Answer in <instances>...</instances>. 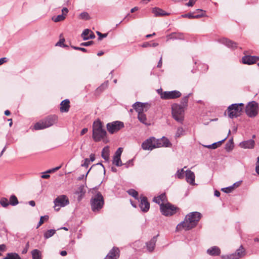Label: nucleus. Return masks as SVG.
<instances>
[{
  "mask_svg": "<svg viewBox=\"0 0 259 259\" xmlns=\"http://www.w3.org/2000/svg\"><path fill=\"white\" fill-rule=\"evenodd\" d=\"M233 148V143H227L226 144V150L227 151L231 150Z\"/></svg>",
  "mask_w": 259,
  "mask_h": 259,
  "instance_id": "52",
  "label": "nucleus"
},
{
  "mask_svg": "<svg viewBox=\"0 0 259 259\" xmlns=\"http://www.w3.org/2000/svg\"><path fill=\"white\" fill-rule=\"evenodd\" d=\"M65 16L63 14L59 15L56 17H53L52 20L55 22H58L63 21L65 19Z\"/></svg>",
  "mask_w": 259,
  "mask_h": 259,
  "instance_id": "38",
  "label": "nucleus"
},
{
  "mask_svg": "<svg viewBox=\"0 0 259 259\" xmlns=\"http://www.w3.org/2000/svg\"><path fill=\"white\" fill-rule=\"evenodd\" d=\"M90 163V160L88 158H85L84 160V162L81 164L82 166L84 167H88Z\"/></svg>",
  "mask_w": 259,
  "mask_h": 259,
  "instance_id": "49",
  "label": "nucleus"
},
{
  "mask_svg": "<svg viewBox=\"0 0 259 259\" xmlns=\"http://www.w3.org/2000/svg\"><path fill=\"white\" fill-rule=\"evenodd\" d=\"M6 249V246L5 244L0 245V251H4Z\"/></svg>",
  "mask_w": 259,
  "mask_h": 259,
  "instance_id": "63",
  "label": "nucleus"
},
{
  "mask_svg": "<svg viewBox=\"0 0 259 259\" xmlns=\"http://www.w3.org/2000/svg\"><path fill=\"white\" fill-rule=\"evenodd\" d=\"M56 233V230L54 229H51L48 230L44 233V238L45 239H48L53 236Z\"/></svg>",
  "mask_w": 259,
  "mask_h": 259,
  "instance_id": "34",
  "label": "nucleus"
},
{
  "mask_svg": "<svg viewBox=\"0 0 259 259\" xmlns=\"http://www.w3.org/2000/svg\"><path fill=\"white\" fill-rule=\"evenodd\" d=\"M244 106L243 103H235L230 105L227 110L228 117L233 119L240 116L242 113Z\"/></svg>",
  "mask_w": 259,
  "mask_h": 259,
  "instance_id": "6",
  "label": "nucleus"
},
{
  "mask_svg": "<svg viewBox=\"0 0 259 259\" xmlns=\"http://www.w3.org/2000/svg\"><path fill=\"white\" fill-rule=\"evenodd\" d=\"M130 164H131V165H133V159L128 160L125 164H123V165H124L125 166V167H126V168L128 167Z\"/></svg>",
  "mask_w": 259,
  "mask_h": 259,
  "instance_id": "57",
  "label": "nucleus"
},
{
  "mask_svg": "<svg viewBox=\"0 0 259 259\" xmlns=\"http://www.w3.org/2000/svg\"><path fill=\"white\" fill-rule=\"evenodd\" d=\"M239 145L241 148L244 149H252L254 146V141L253 140L250 139L241 142Z\"/></svg>",
  "mask_w": 259,
  "mask_h": 259,
  "instance_id": "20",
  "label": "nucleus"
},
{
  "mask_svg": "<svg viewBox=\"0 0 259 259\" xmlns=\"http://www.w3.org/2000/svg\"><path fill=\"white\" fill-rule=\"evenodd\" d=\"M65 41V39L64 38L60 39V40L56 44V46H58L61 47H66L64 42Z\"/></svg>",
  "mask_w": 259,
  "mask_h": 259,
  "instance_id": "50",
  "label": "nucleus"
},
{
  "mask_svg": "<svg viewBox=\"0 0 259 259\" xmlns=\"http://www.w3.org/2000/svg\"><path fill=\"white\" fill-rule=\"evenodd\" d=\"M97 34L99 36V38H98L99 40H101L103 38L106 37L107 36V33L102 34V33H101L99 31H97Z\"/></svg>",
  "mask_w": 259,
  "mask_h": 259,
  "instance_id": "48",
  "label": "nucleus"
},
{
  "mask_svg": "<svg viewBox=\"0 0 259 259\" xmlns=\"http://www.w3.org/2000/svg\"><path fill=\"white\" fill-rule=\"evenodd\" d=\"M233 190L234 186H231L228 187L224 188L222 189V191L227 193L231 192Z\"/></svg>",
  "mask_w": 259,
  "mask_h": 259,
  "instance_id": "45",
  "label": "nucleus"
},
{
  "mask_svg": "<svg viewBox=\"0 0 259 259\" xmlns=\"http://www.w3.org/2000/svg\"><path fill=\"white\" fill-rule=\"evenodd\" d=\"M127 193L130 195L132 196L136 199H138V193L134 189H131L127 191Z\"/></svg>",
  "mask_w": 259,
  "mask_h": 259,
  "instance_id": "39",
  "label": "nucleus"
},
{
  "mask_svg": "<svg viewBox=\"0 0 259 259\" xmlns=\"http://www.w3.org/2000/svg\"><path fill=\"white\" fill-rule=\"evenodd\" d=\"M33 259H41V253L38 249H34L31 251Z\"/></svg>",
  "mask_w": 259,
  "mask_h": 259,
  "instance_id": "31",
  "label": "nucleus"
},
{
  "mask_svg": "<svg viewBox=\"0 0 259 259\" xmlns=\"http://www.w3.org/2000/svg\"><path fill=\"white\" fill-rule=\"evenodd\" d=\"M158 236V235L154 236L149 242L146 243L147 248L149 251L152 252L154 250Z\"/></svg>",
  "mask_w": 259,
  "mask_h": 259,
  "instance_id": "22",
  "label": "nucleus"
},
{
  "mask_svg": "<svg viewBox=\"0 0 259 259\" xmlns=\"http://www.w3.org/2000/svg\"><path fill=\"white\" fill-rule=\"evenodd\" d=\"M94 38H95V35L92 31H91L89 36H88V37L84 38V40H88L89 39H93Z\"/></svg>",
  "mask_w": 259,
  "mask_h": 259,
  "instance_id": "53",
  "label": "nucleus"
},
{
  "mask_svg": "<svg viewBox=\"0 0 259 259\" xmlns=\"http://www.w3.org/2000/svg\"><path fill=\"white\" fill-rule=\"evenodd\" d=\"M233 254H234L235 256H236L238 259L244 255L245 250L241 245Z\"/></svg>",
  "mask_w": 259,
  "mask_h": 259,
  "instance_id": "29",
  "label": "nucleus"
},
{
  "mask_svg": "<svg viewBox=\"0 0 259 259\" xmlns=\"http://www.w3.org/2000/svg\"><path fill=\"white\" fill-rule=\"evenodd\" d=\"M152 12L154 14L155 16L156 17L168 15V13L165 12L160 8L156 7L153 8Z\"/></svg>",
  "mask_w": 259,
  "mask_h": 259,
  "instance_id": "24",
  "label": "nucleus"
},
{
  "mask_svg": "<svg viewBox=\"0 0 259 259\" xmlns=\"http://www.w3.org/2000/svg\"><path fill=\"white\" fill-rule=\"evenodd\" d=\"M220 42L222 44L226 46L227 47L231 49H235L237 47L236 42L226 38H223L220 39Z\"/></svg>",
  "mask_w": 259,
  "mask_h": 259,
  "instance_id": "18",
  "label": "nucleus"
},
{
  "mask_svg": "<svg viewBox=\"0 0 259 259\" xmlns=\"http://www.w3.org/2000/svg\"><path fill=\"white\" fill-rule=\"evenodd\" d=\"M201 217L202 214L199 212H190L186 215L184 221L177 225L176 229L178 231L182 228L189 230L196 226Z\"/></svg>",
  "mask_w": 259,
  "mask_h": 259,
  "instance_id": "1",
  "label": "nucleus"
},
{
  "mask_svg": "<svg viewBox=\"0 0 259 259\" xmlns=\"http://www.w3.org/2000/svg\"><path fill=\"white\" fill-rule=\"evenodd\" d=\"M60 168H61V166H57V167H56L53 168L52 169H49L48 170L46 171L45 173H47V174L51 173V172H54V171H55L56 170H58Z\"/></svg>",
  "mask_w": 259,
  "mask_h": 259,
  "instance_id": "51",
  "label": "nucleus"
},
{
  "mask_svg": "<svg viewBox=\"0 0 259 259\" xmlns=\"http://www.w3.org/2000/svg\"><path fill=\"white\" fill-rule=\"evenodd\" d=\"M185 177H186V181L187 183H189L190 185H194L195 184V174L194 173L191 171L190 170H187L185 171Z\"/></svg>",
  "mask_w": 259,
  "mask_h": 259,
  "instance_id": "17",
  "label": "nucleus"
},
{
  "mask_svg": "<svg viewBox=\"0 0 259 259\" xmlns=\"http://www.w3.org/2000/svg\"><path fill=\"white\" fill-rule=\"evenodd\" d=\"M0 203H1V204L3 206V207H7L8 206L10 203L8 201V200L6 198H3L1 199V201H0Z\"/></svg>",
  "mask_w": 259,
  "mask_h": 259,
  "instance_id": "44",
  "label": "nucleus"
},
{
  "mask_svg": "<svg viewBox=\"0 0 259 259\" xmlns=\"http://www.w3.org/2000/svg\"><path fill=\"white\" fill-rule=\"evenodd\" d=\"M227 137H226L225 138H224V139H223L222 140H221L220 141H219V142H217L212 144H211L212 149H216L217 148H218V147H220L222 143L223 142H224L227 139Z\"/></svg>",
  "mask_w": 259,
  "mask_h": 259,
  "instance_id": "42",
  "label": "nucleus"
},
{
  "mask_svg": "<svg viewBox=\"0 0 259 259\" xmlns=\"http://www.w3.org/2000/svg\"><path fill=\"white\" fill-rule=\"evenodd\" d=\"M10 204L15 206L18 204V200L16 197V196L14 195H12L11 196L10 198Z\"/></svg>",
  "mask_w": 259,
  "mask_h": 259,
  "instance_id": "35",
  "label": "nucleus"
},
{
  "mask_svg": "<svg viewBox=\"0 0 259 259\" xmlns=\"http://www.w3.org/2000/svg\"><path fill=\"white\" fill-rule=\"evenodd\" d=\"M184 168L178 169L176 174V177L180 179H183L184 177Z\"/></svg>",
  "mask_w": 259,
  "mask_h": 259,
  "instance_id": "37",
  "label": "nucleus"
},
{
  "mask_svg": "<svg viewBox=\"0 0 259 259\" xmlns=\"http://www.w3.org/2000/svg\"><path fill=\"white\" fill-rule=\"evenodd\" d=\"M93 44V41H89L85 42H82L81 44H80V46H89Z\"/></svg>",
  "mask_w": 259,
  "mask_h": 259,
  "instance_id": "54",
  "label": "nucleus"
},
{
  "mask_svg": "<svg viewBox=\"0 0 259 259\" xmlns=\"http://www.w3.org/2000/svg\"><path fill=\"white\" fill-rule=\"evenodd\" d=\"M123 149L121 147L118 148L115 153L114 156L121 157V153L122 152Z\"/></svg>",
  "mask_w": 259,
  "mask_h": 259,
  "instance_id": "47",
  "label": "nucleus"
},
{
  "mask_svg": "<svg viewBox=\"0 0 259 259\" xmlns=\"http://www.w3.org/2000/svg\"><path fill=\"white\" fill-rule=\"evenodd\" d=\"M49 219L48 215H44L42 216L40 218V220L38 222V224L37 226V228H38L39 226H40L45 221H47Z\"/></svg>",
  "mask_w": 259,
  "mask_h": 259,
  "instance_id": "43",
  "label": "nucleus"
},
{
  "mask_svg": "<svg viewBox=\"0 0 259 259\" xmlns=\"http://www.w3.org/2000/svg\"><path fill=\"white\" fill-rule=\"evenodd\" d=\"M185 109L180 106L179 104L175 103L171 105V114L175 120L180 123H183L184 120Z\"/></svg>",
  "mask_w": 259,
  "mask_h": 259,
  "instance_id": "5",
  "label": "nucleus"
},
{
  "mask_svg": "<svg viewBox=\"0 0 259 259\" xmlns=\"http://www.w3.org/2000/svg\"><path fill=\"white\" fill-rule=\"evenodd\" d=\"M124 127V124L120 121H115L107 124V129L110 134H114Z\"/></svg>",
  "mask_w": 259,
  "mask_h": 259,
  "instance_id": "10",
  "label": "nucleus"
},
{
  "mask_svg": "<svg viewBox=\"0 0 259 259\" xmlns=\"http://www.w3.org/2000/svg\"><path fill=\"white\" fill-rule=\"evenodd\" d=\"M112 163L117 166H121L123 165L120 157L118 156H113Z\"/></svg>",
  "mask_w": 259,
  "mask_h": 259,
  "instance_id": "33",
  "label": "nucleus"
},
{
  "mask_svg": "<svg viewBox=\"0 0 259 259\" xmlns=\"http://www.w3.org/2000/svg\"><path fill=\"white\" fill-rule=\"evenodd\" d=\"M69 103L70 102L68 99H65L62 101L60 103V111L61 112H67L70 108Z\"/></svg>",
  "mask_w": 259,
  "mask_h": 259,
  "instance_id": "19",
  "label": "nucleus"
},
{
  "mask_svg": "<svg viewBox=\"0 0 259 259\" xmlns=\"http://www.w3.org/2000/svg\"><path fill=\"white\" fill-rule=\"evenodd\" d=\"M110 150L108 146L105 147L102 151V157L106 161L109 160Z\"/></svg>",
  "mask_w": 259,
  "mask_h": 259,
  "instance_id": "25",
  "label": "nucleus"
},
{
  "mask_svg": "<svg viewBox=\"0 0 259 259\" xmlns=\"http://www.w3.org/2000/svg\"><path fill=\"white\" fill-rule=\"evenodd\" d=\"M167 37L168 38L167 40L169 39H184V36L183 34L180 33H172L170 34L167 36Z\"/></svg>",
  "mask_w": 259,
  "mask_h": 259,
  "instance_id": "28",
  "label": "nucleus"
},
{
  "mask_svg": "<svg viewBox=\"0 0 259 259\" xmlns=\"http://www.w3.org/2000/svg\"><path fill=\"white\" fill-rule=\"evenodd\" d=\"M258 105L255 101L249 102L245 107V113L246 115L250 117H255L258 113Z\"/></svg>",
  "mask_w": 259,
  "mask_h": 259,
  "instance_id": "8",
  "label": "nucleus"
},
{
  "mask_svg": "<svg viewBox=\"0 0 259 259\" xmlns=\"http://www.w3.org/2000/svg\"><path fill=\"white\" fill-rule=\"evenodd\" d=\"M119 256V250L117 247H113L107 254L105 259H117Z\"/></svg>",
  "mask_w": 259,
  "mask_h": 259,
  "instance_id": "16",
  "label": "nucleus"
},
{
  "mask_svg": "<svg viewBox=\"0 0 259 259\" xmlns=\"http://www.w3.org/2000/svg\"><path fill=\"white\" fill-rule=\"evenodd\" d=\"M153 200L155 203L158 204L160 205V207H161V204H165L164 203L167 201L166 195L164 193H162L158 196L154 197Z\"/></svg>",
  "mask_w": 259,
  "mask_h": 259,
  "instance_id": "21",
  "label": "nucleus"
},
{
  "mask_svg": "<svg viewBox=\"0 0 259 259\" xmlns=\"http://www.w3.org/2000/svg\"><path fill=\"white\" fill-rule=\"evenodd\" d=\"M89 160H90V161H94L95 160V154H91L90 155V159Z\"/></svg>",
  "mask_w": 259,
  "mask_h": 259,
  "instance_id": "64",
  "label": "nucleus"
},
{
  "mask_svg": "<svg viewBox=\"0 0 259 259\" xmlns=\"http://www.w3.org/2000/svg\"><path fill=\"white\" fill-rule=\"evenodd\" d=\"M182 94L180 92L174 90L172 91H165L161 92L160 94L161 98L164 100L174 99L180 97Z\"/></svg>",
  "mask_w": 259,
  "mask_h": 259,
  "instance_id": "12",
  "label": "nucleus"
},
{
  "mask_svg": "<svg viewBox=\"0 0 259 259\" xmlns=\"http://www.w3.org/2000/svg\"><path fill=\"white\" fill-rule=\"evenodd\" d=\"M258 60H259V57L255 56L247 55L242 58V63L247 65L253 64Z\"/></svg>",
  "mask_w": 259,
  "mask_h": 259,
  "instance_id": "14",
  "label": "nucleus"
},
{
  "mask_svg": "<svg viewBox=\"0 0 259 259\" xmlns=\"http://www.w3.org/2000/svg\"><path fill=\"white\" fill-rule=\"evenodd\" d=\"M106 131L103 128L102 122L97 120L93 124V139L95 142H99L103 139L106 135Z\"/></svg>",
  "mask_w": 259,
  "mask_h": 259,
  "instance_id": "4",
  "label": "nucleus"
},
{
  "mask_svg": "<svg viewBox=\"0 0 259 259\" xmlns=\"http://www.w3.org/2000/svg\"><path fill=\"white\" fill-rule=\"evenodd\" d=\"M29 246V242H27L26 244L25 248L22 250V253L23 254H25L28 251V248Z\"/></svg>",
  "mask_w": 259,
  "mask_h": 259,
  "instance_id": "56",
  "label": "nucleus"
},
{
  "mask_svg": "<svg viewBox=\"0 0 259 259\" xmlns=\"http://www.w3.org/2000/svg\"><path fill=\"white\" fill-rule=\"evenodd\" d=\"M207 253L212 256H217L221 253L220 249L218 246H212L207 250Z\"/></svg>",
  "mask_w": 259,
  "mask_h": 259,
  "instance_id": "23",
  "label": "nucleus"
},
{
  "mask_svg": "<svg viewBox=\"0 0 259 259\" xmlns=\"http://www.w3.org/2000/svg\"><path fill=\"white\" fill-rule=\"evenodd\" d=\"M3 259H21V258L16 253H8Z\"/></svg>",
  "mask_w": 259,
  "mask_h": 259,
  "instance_id": "32",
  "label": "nucleus"
},
{
  "mask_svg": "<svg viewBox=\"0 0 259 259\" xmlns=\"http://www.w3.org/2000/svg\"><path fill=\"white\" fill-rule=\"evenodd\" d=\"M74 50L81 51L83 52H86L87 50L84 48H80L78 47H72Z\"/></svg>",
  "mask_w": 259,
  "mask_h": 259,
  "instance_id": "55",
  "label": "nucleus"
},
{
  "mask_svg": "<svg viewBox=\"0 0 259 259\" xmlns=\"http://www.w3.org/2000/svg\"><path fill=\"white\" fill-rule=\"evenodd\" d=\"M177 208L167 202L161 204L160 211L165 216L172 215L176 212Z\"/></svg>",
  "mask_w": 259,
  "mask_h": 259,
  "instance_id": "9",
  "label": "nucleus"
},
{
  "mask_svg": "<svg viewBox=\"0 0 259 259\" xmlns=\"http://www.w3.org/2000/svg\"><path fill=\"white\" fill-rule=\"evenodd\" d=\"M185 134V131L182 127H179L178 128L176 132L175 137L176 138H179Z\"/></svg>",
  "mask_w": 259,
  "mask_h": 259,
  "instance_id": "40",
  "label": "nucleus"
},
{
  "mask_svg": "<svg viewBox=\"0 0 259 259\" xmlns=\"http://www.w3.org/2000/svg\"><path fill=\"white\" fill-rule=\"evenodd\" d=\"M195 12H193V13H187L186 14L182 15L181 16L184 18H188L190 19L199 18L203 16V15L202 13L201 15H195Z\"/></svg>",
  "mask_w": 259,
  "mask_h": 259,
  "instance_id": "30",
  "label": "nucleus"
},
{
  "mask_svg": "<svg viewBox=\"0 0 259 259\" xmlns=\"http://www.w3.org/2000/svg\"><path fill=\"white\" fill-rule=\"evenodd\" d=\"M170 144L169 141L166 139H162L160 140L154 137H150L142 143V148L145 150L151 151L156 148L168 147Z\"/></svg>",
  "mask_w": 259,
  "mask_h": 259,
  "instance_id": "2",
  "label": "nucleus"
},
{
  "mask_svg": "<svg viewBox=\"0 0 259 259\" xmlns=\"http://www.w3.org/2000/svg\"><path fill=\"white\" fill-rule=\"evenodd\" d=\"M7 58H2L0 59V65H2L3 63L6 62L7 61Z\"/></svg>",
  "mask_w": 259,
  "mask_h": 259,
  "instance_id": "60",
  "label": "nucleus"
},
{
  "mask_svg": "<svg viewBox=\"0 0 259 259\" xmlns=\"http://www.w3.org/2000/svg\"><path fill=\"white\" fill-rule=\"evenodd\" d=\"M148 105L146 103L137 102L133 105V108L138 114L144 113L147 111L146 107Z\"/></svg>",
  "mask_w": 259,
  "mask_h": 259,
  "instance_id": "15",
  "label": "nucleus"
},
{
  "mask_svg": "<svg viewBox=\"0 0 259 259\" xmlns=\"http://www.w3.org/2000/svg\"><path fill=\"white\" fill-rule=\"evenodd\" d=\"M139 206L143 212H147L150 207V203L148 202L146 197L141 195L140 196V203Z\"/></svg>",
  "mask_w": 259,
  "mask_h": 259,
  "instance_id": "13",
  "label": "nucleus"
},
{
  "mask_svg": "<svg viewBox=\"0 0 259 259\" xmlns=\"http://www.w3.org/2000/svg\"><path fill=\"white\" fill-rule=\"evenodd\" d=\"M138 119L141 123L147 126L151 124L149 122L147 121L146 116L144 113L138 114Z\"/></svg>",
  "mask_w": 259,
  "mask_h": 259,
  "instance_id": "27",
  "label": "nucleus"
},
{
  "mask_svg": "<svg viewBox=\"0 0 259 259\" xmlns=\"http://www.w3.org/2000/svg\"><path fill=\"white\" fill-rule=\"evenodd\" d=\"M158 46V44L156 42H153L152 44H150L149 42H145L142 44V47L143 48H147V47H156Z\"/></svg>",
  "mask_w": 259,
  "mask_h": 259,
  "instance_id": "41",
  "label": "nucleus"
},
{
  "mask_svg": "<svg viewBox=\"0 0 259 259\" xmlns=\"http://www.w3.org/2000/svg\"><path fill=\"white\" fill-rule=\"evenodd\" d=\"M55 209L58 211L60 209L59 207H64L69 204V200L66 196L61 195L56 198L54 201Z\"/></svg>",
  "mask_w": 259,
  "mask_h": 259,
  "instance_id": "11",
  "label": "nucleus"
},
{
  "mask_svg": "<svg viewBox=\"0 0 259 259\" xmlns=\"http://www.w3.org/2000/svg\"><path fill=\"white\" fill-rule=\"evenodd\" d=\"M90 32H91V30L88 29H85L82 32V33L81 34V37L83 38V40H84V38L88 37V36H89Z\"/></svg>",
  "mask_w": 259,
  "mask_h": 259,
  "instance_id": "46",
  "label": "nucleus"
},
{
  "mask_svg": "<svg viewBox=\"0 0 259 259\" xmlns=\"http://www.w3.org/2000/svg\"><path fill=\"white\" fill-rule=\"evenodd\" d=\"M227 259H238L236 256H235L233 253L230 254L227 256Z\"/></svg>",
  "mask_w": 259,
  "mask_h": 259,
  "instance_id": "61",
  "label": "nucleus"
},
{
  "mask_svg": "<svg viewBox=\"0 0 259 259\" xmlns=\"http://www.w3.org/2000/svg\"><path fill=\"white\" fill-rule=\"evenodd\" d=\"M195 2V0H189V2L186 4V5L188 7H192L194 5Z\"/></svg>",
  "mask_w": 259,
  "mask_h": 259,
  "instance_id": "58",
  "label": "nucleus"
},
{
  "mask_svg": "<svg viewBox=\"0 0 259 259\" xmlns=\"http://www.w3.org/2000/svg\"><path fill=\"white\" fill-rule=\"evenodd\" d=\"M88 131V129L87 128H83L81 132H80V135L81 136H82L84 134H85V133H87Z\"/></svg>",
  "mask_w": 259,
  "mask_h": 259,
  "instance_id": "62",
  "label": "nucleus"
},
{
  "mask_svg": "<svg viewBox=\"0 0 259 259\" xmlns=\"http://www.w3.org/2000/svg\"><path fill=\"white\" fill-rule=\"evenodd\" d=\"M91 193L93 194L90 200L92 210L94 212L99 211L103 207L104 204L103 196L101 192L96 189H93Z\"/></svg>",
  "mask_w": 259,
  "mask_h": 259,
  "instance_id": "3",
  "label": "nucleus"
},
{
  "mask_svg": "<svg viewBox=\"0 0 259 259\" xmlns=\"http://www.w3.org/2000/svg\"><path fill=\"white\" fill-rule=\"evenodd\" d=\"M79 19L84 20H88L91 19V17H90L89 14L86 12H83L80 13L79 16Z\"/></svg>",
  "mask_w": 259,
  "mask_h": 259,
  "instance_id": "36",
  "label": "nucleus"
},
{
  "mask_svg": "<svg viewBox=\"0 0 259 259\" xmlns=\"http://www.w3.org/2000/svg\"><path fill=\"white\" fill-rule=\"evenodd\" d=\"M62 14H63V15H64L65 17L67 15V14L68 13V10L67 8H63L62 9Z\"/></svg>",
  "mask_w": 259,
  "mask_h": 259,
  "instance_id": "59",
  "label": "nucleus"
},
{
  "mask_svg": "<svg viewBox=\"0 0 259 259\" xmlns=\"http://www.w3.org/2000/svg\"><path fill=\"white\" fill-rule=\"evenodd\" d=\"M58 120L56 115H51L46 117L41 121L35 124L34 128L36 130H39L49 127L55 123Z\"/></svg>",
  "mask_w": 259,
  "mask_h": 259,
  "instance_id": "7",
  "label": "nucleus"
},
{
  "mask_svg": "<svg viewBox=\"0 0 259 259\" xmlns=\"http://www.w3.org/2000/svg\"><path fill=\"white\" fill-rule=\"evenodd\" d=\"M192 95L191 93H189L186 96L183 97L181 100L180 104H179L180 106H182V107L186 109L188 106V102L189 98Z\"/></svg>",
  "mask_w": 259,
  "mask_h": 259,
  "instance_id": "26",
  "label": "nucleus"
}]
</instances>
